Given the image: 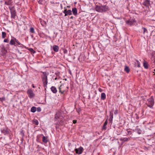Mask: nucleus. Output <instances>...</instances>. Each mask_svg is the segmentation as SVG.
I'll return each instance as SVG.
<instances>
[{
  "mask_svg": "<svg viewBox=\"0 0 155 155\" xmlns=\"http://www.w3.org/2000/svg\"><path fill=\"white\" fill-rule=\"evenodd\" d=\"M95 10L99 12H103L109 10L108 6L106 5L98 6L97 5L95 8Z\"/></svg>",
  "mask_w": 155,
  "mask_h": 155,
  "instance_id": "1",
  "label": "nucleus"
},
{
  "mask_svg": "<svg viewBox=\"0 0 155 155\" xmlns=\"http://www.w3.org/2000/svg\"><path fill=\"white\" fill-rule=\"evenodd\" d=\"M8 8L10 10L11 15V17L15 19L16 16V12L14 6H9Z\"/></svg>",
  "mask_w": 155,
  "mask_h": 155,
  "instance_id": "2",
  "label": "nucleus"
},
{
  "mask_svg": "<svg viewBox=\"0 0 155 155\" xmlns=\"http://www.w3.org/2000/svg\"><path fill=\"white\" fill-rule=\"evenodd\" d=\"M147 101L148 102L147 106L150 108H152L154 103L153 99L151 97Z\"/></svg>",
  "mask_w": 155,
  "mask_h": 155,
  "instance_id": "3",
  "label": "nucleus"
},
{
  "mask_svg": "<svg viewBox=\"0 0 155 155\" xmlns=\"http://www.w3.org/2000/svg\"><path fill=\"white\" fill-rule=\"evenodd\" d=\"M126 24L129 26H131L135 24L136 21L134 19H131L126 21Z\"/></svg>",
  "mask_w": 155,
  "mask_h": 155,
  "instance_id": "4",
  "label": "nucleus"
},
{
  "mask_svg": "<svg viewBox=\"0 0 155 155\" xmlns=\"http://www.w3.org/2000/svg\"><path fill=\"white\" fill-rule=\"evenodd\" d=\"M0 130L2 133L3 134L5 135L8 134L9 133V129L6 127L1 128L0 129Z\"/></svg>",
  "mask_w": 155,
  "mask_h": 155,
  "instance_id": "5",
  "label": "nucleus"
},
{
  "mask_svg": "<svg viewBox=\"0 0 155 155\" xmlns=\"http://www.w3.org/2000/svg\"><path fill=\"white\" fill-rule=\"evenodd\" d=\"M64 10L63 11V12L65 14L64 16L68 15H71L72 14V11L71 10H67L66 7H64Z\"/></svg>",
  "mask_w": 155,
  "mask_h": 155,
  "instance_id": "6",
  "label": "nucleus"
},
{
  "mask_svg": "<svg viewBox=\"0 0 155 155\" xmlns=\"http://www.w3.org/2000/svg\"><path fill=\"white\" fill-rule=\"evenodd\" d=\"M29 97L30 98H33L35 96L34 94L31 89H29L27 91Z\"/></svg>",
  "mask_w": 155,
  "mask_h": 155,
  "instance_id": "7",
  "label": "nucleus"
},
{
  "mask_svg": "<svg viewBox=\"0 0 155 155\" xmlns=\"http://www.w3.org/2000/svg\"><path fill=\"white\" fill-rule=\"evenodd\" d=\"M75 150L77 154H81L83 151V148L81 147L78 148H76L75 149Z\"/></svg>",
  "mask_w": 155,
  "mask_h": 155,
  "instance_id": "8",
  "label": "nucleus"
},
{
  "mask_svg": "<svg viewBox=\"0 0 155 155\" xmlns=\"http://www.w3.org/2000/svg\"><path fill=\"white\" fill-rule=\"evenodd\" d=\"M17 40L15 38H13L11 40L9 44L11 45H14L15 46H16V42L17 41Z\"/></svg>",
  "mask_w": 155,
  "mask_h": 155,
  "instance_id": "9",
  "label": "nucleus"
},
{
  "mask_svg": "<svg viewBox=\"0 0 155 155\" xmlns=\"http://www.w3.org/2000/svg\"><path fill=\"white\" fill-rule=\"evenodd\" d=\"M143 5L146 7L150 5V1L149 0H145L143 3Z\"/></svg>",
  "mask_w": 155,
  "mask_h": 155,
  "instance_id": "10",
  "label": "nucleus"
},
{
  "mask_svg": "<svg viewBox=\"0 0 155 155\" xmlns=\"http://www.w3.org/2000/svg\"><path fill=\"white\" fill-rule=\"evenodd\" d=\"M51 90L54 94H56L57 92V89L54 86H52L51 88Z\"/></svg>",
  "mask_w": 155,
  "mask_h": 155,
  "instance_id": "11",
  "label": "nucleus"
},
{
  "mask_svg": "<svg viewBox=\"0 0 155 155\" xmlns=\"http://www.w3.org/2000/svg\"><path fill=\"white\" fill-rule=\"evenodd\" d=\"M63 85H61L58 88V89H59V93H61L62 94H63L64 93V92L65 91V90H62L63 89Z\"/></svg>",
  "mask_w": 155,
  "mask_h": 155,
  "instance_id": "12",
  "label": "nucleus"
},
{
  "mask_svg": "<svg viewBox=\"0 0 155 155\" xmlns=\"http://www.w3.org/2000/svg\"><path fill=\"white\" fill-rule=\"evenodd\" d=\"M72 12L73 14L74 15H76L77 14V10L76 8H74L72 9Z\"/></svg>",
  "mask_w": 155,
  "mask_h": 155,
  "instance_id": "13",
  "label": "nucleus"
},
{
  "mask_svg": "<svg viewBox=\"0 0 155 155\" xmlns=\"http://www.w3.org/2000/svg\"><path fill=\"white\" fill-rule=\"evenodd\" d=\"M130 140V138L129 137L128 138H121L120 139V141H123L124 142L127 141L129 140Z\"/></svg>",
  "mask_w": 155,
  "mask_h": 155,
  "instance_id": "14",
  "label": "nucleus"
},
{
  "mask_svg": "<svg viewBox=\"0 0 155 155\" xmlns=\"http://www.w3.org/2000/svg\"><path fill=\"white\" fill-rule=\"evenodd\" d=\"M41 78H42V80L48 79L47 76L46 74V72H43V74L41 76Z\"/></svg>",
  "mask_w": 155,
  "mask_h": 155,
  "instance_id": "15",
  "label": "nucleus"
},
{
  "mask_svg": "<svg viewBox=\"0 0 155 155\" xmlns=\"http://www.w3.org/2000/svg\"><path fill=\"white\" fill-rule=\"evenodd\" d=\"M53 49L54 51L57 52L58 51L59 48L58 46L56 45H54L53 46Z\"/></svg>",
  "mask_w": 155,
  "mask_h": 155,
  "instance_id": "16",
  "label": "nucleus"
},
{
  "mask_svg": "<svg viewBox=\"0 0 155 155\" xmlns=\"http://www.w3.org/2000/svg\"><path fill=\"white\" fill-rule=\"evenodd\" d=\"M134 65L135 67H140V63L138 61L136 60L135 62H134Z\"/></svg>",
  "mask_w": 155,
  "mask_h": 155,
  "instance_id": "17",
  "label": "nucleus"
},
{
  "mask_svg": "<svg viewBox=\"0 0 155 155\" xmlns=\"http://www.w3.org/2000/svg\"><path fill=\"white\" fill-rule=\"evenodd\" d=\"M42 81L43 83V86L44 87H46L48 84V79L43 80H42Z\"/></svg>",
  "mask_w": 155,
  "mask_h": 155,
  "instance_id": "18",
  "label": "nucleus"
},
{
  "mask_svg": "<svg viewBox=\"0 0 155 155\" xmlns=\"http://www.w3.org/2000/svg\"><path fill=\"white\" fill-rule=\"evenodd\" d=\"M42 141L45 143H47L48 142L47 137L43 136L42 137Z\"/></svg>",
  "mask_w": 155,
  "mask_h": 155,
  "instance_id": "19",
  "label": "nucleus"
},
{
  "mask_svg": "<svg viewBox=\"0 0 155 155\" xmlns=\"http://www.w3.org/2000/svg\"><path fill=\"white\" fill-rule=\"evenodd\" d=\"M107 120H106L104 125H103V127H102V129L103 130H106L107 129V127H106V125H107Z\"/></svg>",
  "mask_w": 155,
  "mask_h": 155,
  "instance_id": "20",
  "label": "nucleus"
},
{
  "mask_svg": "<svg viewBox=\"0 0 155 155\" xmlns=\"http://www.w3.org/2000/svg\"><path fill=\"white\" fill-rule=\"evenodd\" d=\"M101 98L103 100H104L106 98V95L104 93H102L101 94Z\"/></svg>",
  "mask_w": 155,
  "mask_h": 155,
  "instance_id": "21",
  "label": "nucleus"
},
{
  "mask_svg": "<svg viewBox=\"0 0 155 155\" xmlns=\"http://www.w3.org/2000/svg\"><path fill=\"white\" fill-rule=\"evenodd\" d=\"M143 65L145 68L146 69H147L148 68V64L146 61H145L143 62Z\"/></svg>",
  "mask_w": 155,
  "mask_h": 155,
  "instance_id": "22",
  "label": "nucleus"
},
{
  "mask_svg": "<svg viewBox=\"0 0 155 155\" xmlns=\"http://www.w3.org/2000/svg\"><path fill=\"white\" fill-rule=\"evenodd\" d=\"M124 70L127 73H129L130 69L129 67L126 66H125L124 68Z\"/></svg>",
  "mask_w": 155,
  "mask_h": 155,
  "instance_id": "23",
  "label": "nucleus"
},
{
  "mask_svg": "<svg viewBox=\"0 0 155 155\" xmlns=\"http://www.w3.org/2000/svg\"><path fill=\"white\" fill-rule=\"evenodd\" d=\"M148 54L149 55H150L151 54L152 56V58H155V51H152L151 53H148Z\"/></svg>",
  "mask_w": 155,
  "mask_h": 155,
  "instance_id": "24",
  "label": "nucleus"
},
{
  "mask_svg": "<svg viewBox=\"0 0 155 155\" xmlns=\"http://www.w3.org/2000/svg\"><path fill=\"white\" fill-rule=\"evenodd\" d=\"M36 110V108L35 107H33L31 108V111L32 112L34 113Z\"/></svg>",
  "mask_w": 155,
  "mask_h": 155,
  "instance_id": "25",
  "label": "nucleus"
},
{
  "mask_svg": "<svg viewBox=\"0 0 155 155\" xmlns=\"http://www.w3.org/2000/svg\"><path fill=\"white\" fill-rule=\"evenodd\" d=\"M142 30L143 31V34H145V33H148L147 30L146 28L144 27H143L142 28Z\"/></svg>",
  "mask_w": 155,
  "mask_h": 155,
  "instance_id": "26",
  "label": "nucleus"
},
{
  "mask_svg": "<svg viewBox=\"0 0 155 155\" xmlns=\"http://www.w3.org/2000/svg\"><path fill=\"white\" fill-rule=\"evenodd\" d=\"M30 31L32 33H35L34 29L33 27L30 28Z\"/></svg>",
  "mask_w": 155,
  "mask_h": 155,
  "instance_id": "27",
  "label": "nucleus"
},
{
  "mask_svg": "<svg viewBox=\"0 0 155 155\" xmlns=\"http://www.w3.org/2000/svg\"><path fill=\"white\" fill-rule=\"evenodd\" d=\"M6 36V33L5 32H2V38H5Z\"/></svg>",
  "mask_w": 155,
  "mask_h": 155,
  "instance_id": "28",
  "label": "nucleus"
},
{
  "mask_svg": "<svg viewBox=\"0 0 155 155\" xmlns=\"http://www.w3.org/2000/svg\"><path fill=\"white\" fill-rule=\"evenodd\" d=\"M116 134L117 135H120L121 134V132L120 130H116Z\"/></svg>",
  "mask_w": 155,
  "mask_h": 155,
  "instance_id": "29",
  "label": "nucleus"
},
{
  "mask_svg": "<svg viewBox=\"0 0 155 155\" xmlns=\"http://www.w3.org/2000/svg\"><path fill=\"white\" fill-rule=\"evenodd\" d=\"M16 45H19L20 46V47L21 46H23V45L20 43L18 40H17V41L16 42Z\"/></svg>",
  "mask_w": 155,
  "mask_h": 155,
  "instance_id": "30",
  "label": "nucleus"
},
{
  "mask_svg": "<svg viewBox=\"0 0 155 155\" xmlns=\"http://www.w3.org/2000/svg\"><path fill=\"white\" fill-rule=\"evenodd\" d=\"M33 124L37 125L38 124V122L37 120H35L33 122Z\"/></svg>",
  "mask_w": 155,
  "mask_h": 155,
  "instance_id": "31",
  "label": "nucleus"
},
{
  "mask_svg": "<svg viewBox=\"0 0 155 155\" xmlns=\"http://www.w3.org/2000/svg\"><path fill=\"white\" fill-rule=\"evenodd\" d=\"M44 1V0H39L38 1V2L39 3V4H43Z\"/></svg>",
  "mask_w": 155,
  "mask_h": 155,
  "instance_id": "32",
  "label": "nucleus"
},
{
  "mask_svg": "<svg viewBox=\"0 0 155 155\" xmlns=\"http://www.w3.org/2000/svg\"><path fill=\"white\" fill-rule=\"evenodd\" d=\"M41 108L40 107H38L37 108V110L38 112H40L41 111Z\"/></svg>",
  "mask_w": 155,
  "mask_h": 155,
  "instance_id": "33",
  "label": "nucleus"
},
{
  "mask_svg": "<svg viewBox=\"0 0 155 155\" xmlns=\"http://www.w3.org/2000/svg\"><path fill=\"white\" fill-rule=\"evenodd\" d=\"M9 40L8 38L5 39L4 40V42H8Z\"/></svg>",
  "mask_w": 155,
  "mask_h": 155,
  "instance_id": "34",
  "label": "nucleus"
},
{
  "mask_svg": "<svg viewBox=\"0 0 155 155\" xmlns=\"http://www.w3.org/2000/svg\"><path fill=\"white\" fill-rule=\"evenodd\" d=\"M5 100V97H2L0 98V101H4Z\"/></svg>",
  "mask_w": 155,
  "mask_h": 155,
  "instance_id": "35",
  "label": "nucleus"
},
{
  "mask_svg": "<svg viewBox=\"0 0 155 155\" xmlns=\"http://www.w3.org/2000/svg\"><path fill=\"white\" fill-rule=\"evenodd\" d=\"M137 132L139 134H141V131L140 130H137Z\"/></svg>",
  "mask_w": 155,
  "mask_h": 155,
  "instance_id": "36",
  "label": "nucleus"
},
{
  "mask_svg": "<svg viewBox=\"0 0 155 155\" xmlns=\"http://www.w3.org/2000/svg\"><path fill=\"white\" fill-rule=\"evenodd\" d=\"M77 121V120H73V123L74 124H75V123H76Z\"/></svg>",
  "mask_w": 155,
  "mask_h": 155,
  "instance_id": "37",
  "label": "nucleus"
},
{
  "mask_svg": "<svg viewBox=\"0 0 155 155\" xmlns=\"http://www.w3.org/2000/svg\"><path fill=\"white\" fill-rule=\"evenodd\" d=\"M114 114H117V110H116L114 112Z\"/></svg>",
  "mask_w": 155,
  "mask_h": 155,
  "instance_id": "38",
  "label": "nucleus"
},
{
  "mask_svg": "<svg viewBox=\"0 0 155 155\" xmlns=\"http://www.w3.org/2000/svg\"><path fill=\"white\" fill-rule=\"evenodd\" d=\"M55 118L56 119H58L59 117L57 116V115H55Z\"/></svg>",
  "mask_w": 155,
  "mask_h": 155,
  "instance_id": "39",
  "label": "nucleus"
},
{
  "mask_svg": "<svg viewBox=\"0 0 155 155\" xmlns=\"http://www.w3.org/2000/svg\"><path fill=\"white\" fill-rule=\"evenodd\" d=\"M128 134H131V131H128Z\"/></svg>",
  "mask_w": 155,
  "mask_h": 155,
  "instance_id": "40",
  "label": "nucleus"
},
{
  "mask_svg": "<svg viewBox=\"0 0 155 155\" xmlns=\"http://www.w3.org/2000/svg\"><path fill=\"white\" fill-rule=\"evenodd\" d=\"M153 63L155 64V57L153 58Z\"/></svg>",
  "mask_w": 155,
  "mask_h": 155,
  "instance_id": "41",
  "label": "nucleus"
},
{
  "mask_svg": "<svg viewBox=\"0 0 155 155\" xmlns=\"http://www.w3.org/2000/svg\"><path fill=\"white\" fill-rule=\"evenodd\" d=\"M32 87H33V88H35V86L34 85V84H32Z\"/></svg>",
  "mask_w": 155,
  "mask_h": 155,
  "instance_id": "42",
  "label": "nucleus"
},
{
  "mask_svg": "<svg viewBox=\"0 0 155 155\" xmlns=\"http://www.w3.org/2000/svg\"><path fill=\"white\" fill-rule=\"evenodd\" d=\"M31 51L33 52V51H34L33 50V49H31Z\"/></svg>",
  "mask_w": 155,
  "mask_h": 155,
  "instance_id": "43",
  "label": "nucleus"
},
{
  "mask_svg": "<svg viewBox=\"0 0 155 155\" xmlns=\"http://www.w3.org/2000/svg\"><path fill=\"white\" fill-rule=\"evenodd\" d=\"M67 8H70V6L69 5L67 6Z\"/></svg>",
  "mask_w": 155,
  "mask_h": 155,
  "instance_id": "44",
  "label": "nucleus"
},
{
  "mask_svg": "<svg viewBox=\"0 0 155 155\" xmlns=\"http://www.w3.org/2000/svg\"><path fill=\"white\" fill-rule=\"evenodd\" d=\"M73 18V16H71V17H70V18L71 19H72V18Z\"/></svg>",
  "mask_w": 155,
  "mask_h": 155,
  "instance_id": "45",
  "label": "nucleus"
},
{
  "mask_svg": "<svg viewBox=\"0 0 155 155\" xmlns=\"http://www.w3.org/2000/svg\"><path fill=\"white\" fill-rule=\"evenodd\" d=\"M99 91H101V89L100 88V89H99Z\"/></svg>",
  "mask_w": 155,
  "mask_h": 155,
  "instance_id": "46",
  "label": "nucleus"
},
{
  "mask_svg": "<svg viewBox=\"0 0 155 155\" xmlns=\"http://www.w3.org/2000/svg\"><path fill=\"white\" fill-rule=\"evenodd\" d=\"M67 89H68V87L67 86Z\"/></svg>",
  "mask_w": 155,
  "mask_h": 155,
  "instance_id": "47",
  "label": "nucleus"
},
{
  "mask_svg": "<svg viewBox=\"0 0 155 155\" xmlns=\"http://www.w3.org/2000/svg\"><path fill=\"white\" fill-rule=\"evenodd\" d=\"M56 79H57V78H55V80H56Z\"/></svg>",
  "mask_w": 155,
  "mask_h": 155,
  "instance_id": "48",
  "label": "nucleus"
},
{
  "mask_svg": "<svg viewBox=\"0 0 155 155\" xmlns=\"http://www.w3.org/2000/svg\"><path fill=\"white\" fill-rule=\"evenodd\" d=\"M64 80H65V81H67V79H64Z\"/></svg>",
  "mask_w": 155,
  "mask_h": 155,
  "instance_id": "49",
  "label": "nucleus"
},
{
  "mask_svg": "<svg viewBox=\"0 0 155 155\" xmlns=\"http://www.w3.org/2000/svg\"><path fill=\"white\" fill-rule=\"evenodd\" d=\"M154 71H155V69L154 70Z\"/></svg>",
  "mask_w": 155,
  "mask_h": 155,
  "instance_id": "50",
  "label": "nucleus"
}]
</instances>
